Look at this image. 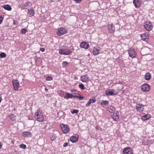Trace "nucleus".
<instances>
[{
	"instance_id": "obj_1",
	"label": "nucleus",
	"mask_w": 154,
	"mask_h": 154,
	"mask_svg": "<svg viewBox=\"0 0 154 154\" xmlns=\"http://www.w3.org/2000/svg\"><path fill=\"white\" fill-rule=\"evenodd\" d=\"M34 117L36 120L39 122H42L44 120V117L40 110H38L35 113Z\"/></svg>"
},
{
	"instance_id": "obj_2",
	"label": "nucleus",
	"mask_w": 154,
	"mask_h": 154,
	"mask_svg": "<svg viewBox=\"0 0 154 154\" xmlns=\"http://www.w3.org/2000/svg\"><path fill=\"white\" fill-rule=\"evenodd\" d=\"M60 127L64 134L68 133L69 132L70 128L67 125L62 123L60 125Z\"/></svg>"
},
{
	"instance_id": "obj_3",
	"label": "nucleus",
	"mask_w": 154,
	"mask_h": 154,
	"mask_svg": "<svg viewBox=\"0 0 154 154\" xmlns=\"http://www.w3.org/2000/svg\"><path fill=\"white\" fill-rule=\"evenodd\" d=\"M67 30L64 28L60 27L58 29L57 32V35L59 36H61L67 32Z\"/></svg>"
},
{
	"instance_id": "obj_4",
	"label": "nucleus",
	"mask_w": 154,
	"mask_h": 154,
	"mask_svg": "<svg viewBox=\"0 0 154 154\" xmlns=\"http://www.w3.org/2000/svg\"><path fill=\"white\" fill-rule=\"evenodd\" d=\"M144 26L147 31L151 30L153 27L152 23L150 21H146L144 25Z\"/></svg>"
},
{
	"instance_id": "obj_5",
	"label": "nucleus",
	"mask_w": 154,
	"mask_h": 154,
	"mask_svg": "<svg viewBox=\"0 0 154 154\" xmlns=\"http://www.w3.org/2000/svg\"><path fill=\"white\" fill-rule=\"evenodd\" d=\"M59 53L62 55H68L72 53V51L68 49L62 48L59 50Z\"/></svg>"
},
{
	"instance_id": "obj_6",
	"label": "nucleus",
	"mask_w": 154,
	"mask_h": 154,
	"mask_svg": "<svg viewBox=\"0 0 154 154\" xmlns=\"http://www.w3.org/2000/svg\"><path fill=\"white\" fill-rule=\"evenodd\" d=\"M128 51L129 57L132 58H134L136 57V54L134 49L131 48L128 50Z\"/></svg>"
},
{
	"instance_id": "obj_7",
	"label": "nucleus",
	"mask_w": 154,
	"mask_h": 154,
	"mask_svg": "<svg viewBox=\"0 0 154 154\" xmlns=\"http://www.w3.org/2000/svg\"><path fill=\"white\" fill-rule=\"evenodd\" d=\"M14 89L15 91H17L19 87V82L18 80H14L12 81Z\"/></svg>"
},
{
	"instance_id": "obj_8",
	"label": "nucleus",
	"mask_w": 154,
	"mask_h": 154,
	"mask_svg": "<svg viewBox=\"0 0 154 154\" xmlns=\"http://www.w3.org/2000/svg\"><path fill=\"white\" fill-rule=\"evenodd\" d=\"M144 105L142 104H137L135 107L136 109L137 112H142L144 110Z\"/></svg>"
},
{
	"instance_id": "obj_9",
	"label": "nucleus",
	"mask_w": 154,
	"mask_h": 154,
	"mask_svg": "<svg viewBox=\"0 0 154 154\" xmlns=\"http://www.w3.org/2000/svg\"><path fill=\"white\" fill-rule=\"evenodd\" d=\"M109 32L110 33H113L115 30V27L113 24H109L108 26Z\"/></svg>"
},
{
	"instance_id": "obj_10",
	"label": "nucleus",
	"mask_w": 154,
	"mask_h": 154,
	"mask_svg": "<svg viewBox=\"0 0 154 154\" xmlns=\"http://www.w3.org/2000/svg\"><path fill=\"white\" fill-rule=\"evenodd\" d=\"M150 89V86L148 84H144L142 85L141 89L143 92H148Z\"/></svg>"
},
{
	"instance_id": "obj_11",
	"label": "nucleus",
	"mask_w": 154,
	"mask_h": 154,
	"mask_svg": "<svg viewBox=\"0 0 154 154\" xmlns=\"http://www.w3.org/2000/svg\"><path fill=\"white\" fill-rule=\"evenodd\" d=\"M133 153L132 149L128 147L125 148L123 150V154H132Z\"/></svg>"
},
{
	"instance_id": "obj_12",
	"label": "nucleus",
	"mask_w": 154,
	"mask_h": 154,
	"mask_svg": "<svg viewBox=\"0 0 154 154\" xmlns=\"http://www.w3.org/2000/svg\"><path fill=\"white\" fill-rule=\"evenodd\" d=\"M133 3L135 8H138L141 5V2L140 0H133Z\"/></svg>"
},
{
	"instance_id": "obj_13",
	"label": "nucleus",
	"mask_w": 154,
	"mask_h": 154,
	"mask_svg": "<svg viewBox=\"0 0 154 154\" xmlns=\"http://www.w3.org/2000/svg\"><path fill=\"white\" fill-rule=\"evenodd\" d=\"M80 46L81 48L87 49L89 47V44L87 42H82L80 43Z\"/></svg>"
},
{
	"instance_id": "obj_14",
	"label": "nucleus",
	"mask_w": 154,
	"mask_h": 154,
	"mask_svg": "<svg viewBox=\"0 0 154 154\" xmlns=\"http://www.w3.org/2000/svg\"><path fill=\"white\" fill-rule=\"evenodd\" d=\"M81 80L83 82H86L89 80V78L87 75H85L81 77Z\"/></svg>"
},
{
	"instance_id": "obj_15",
	"label": "nucleus",
	"mask_w": 154,
	"mask_h": 154,
	"mask_svg": "<svg viewBox=\"0 0 154 154\" xmlns=\"http://www.w3.org/2000/svg\"><path fill=\"white\" fill-rule=\"evenodd\" d=\"M107 110L111 113L114 112L116 110L115 108L112 105H109L107 108Z\"/></svg>"
},
{
	"instance_id": "obj_16",
	"label": "nucleus",
	"mask_w": 154,
	"mask_h": 154,
	"mask_svg": "<svg viewBox=\"0 0 154 154\" xmlns=\"http://www.w3.org/2000/svg\"><path fill=\"white\" fill-rule=\"evenodd\" d=\"M114 90L113 89L107 90L105 92L107 96L112 95L114 92Z\"/></svg>"
},
{
	"instance_id": "obj_17",
	"label": "nucleus",
	"mask_w": 154,
	"mask_h": 154,
	"mask_svg": "<svg viewBox=\"0 0 154 154\" xmlns=\"http://www.w3.org/2000/svg\"><path fill=\"white\" fill-rule=\"evenodd\" d=\"M70 140L72 143H75L78 140V136L75 135L73 136H72L70 137Z\"/></svg>"
},
{
	"instance_id": "obj_18",
	"label": "nucleus",
	"mask_w": 154,
	"mask_h": 154,
	"mask_svg": "<svg viewBox=\"0 0 154 154\" xmlns=\"http://www.w3.org/2000/svg\"><path fill=\"white\" fill-rule=\"evenodd\" d=\"M119 113L118 112L113 114L112 116L113 120L117 121L119 119Z\"/></svg>"
},
{
	"instance_id": "obj_19",
	"label": "nucleus",
	"mask_w": 154,
	"mask_h": 154,
	"mask_svg": "<svg viewBox=\"0 0 154 154\" xmlns=\"http://www.w3.org/2000/svg\"><path fill=\"white\" fill-rule=\"evenodd\" d=\"M96 100V99L94 97H93L92 99H89L87 103L86 104V106H88L91 103L94 102Z\"/></svg>"
},
{
	"instance_id": "obj_20",
	"label": "nucleus",
	"mask_w": 154,
	"mask_h": 154,
	"mask_svg": "<svg viewBox=\"0 0 154 154\" xmlns=\"http://www.w3.org/2000/svg\"><path fill=\"white\" fill-rule=\"evenodd\" d=\"M99 49L98 48H96L94 47L93 51V54L94 55H98L100 53V49L99 48Z\"/></svg>"
},
{
	"instance_id": "obj_21",
	"label": "nucleus",
	"mask_w": 154,
	"mask_h": 154,
	"mask_svg": "<svg viewBox=\"0 0 154 154\" xmlns=\"http://www.w3.org/2000/svg\"><path fill=\"white\" fill-rule=\"evenodd\" d=\"M66 96L64 97V98H66L68 99L69 98H72L73 97V95L72 94L69 93L67 92H65Z\"/></svg>"
},
{
	"instance_id": "obj_22",
	"label": "nucleus",
	"mask_w": 154,
	"mask_h": 154,
	"mask_svg": "<svg viewBox=\"0 0 154 154\" xmlns=\"http://www.w3.org/2000/svg\"><path fill=\"white\" fill-rule=\"evenodd\" d=\"M151 117V116L149 114H147L142 116V119L143 121H145L149 119Z\"/></svg>"
},
{
	"instance_id": "obj_23",
	"label": "nucleus",
	"mask_w": 154,
	"mask_h": 154,
	"mask_svg": "<svg viewBox=\"0 0 154 154\" xmlns=\"http://www.w3.org/2000/svg\"><path fill=\"white\" fill-rule=\"evenodd\" d=\"M23 135L25 137H31V133L29 132H24L23 133Z\"/></svg>"
},
{
	"instance_id": "obj_24",
	"label": "nucleus",
	"mask_w": 154,
	"mask_h": 154,
	"mask_svg": "<svg viewBox=\"0 0 154 154\" xmlns=\"http://www.w3.org/2000/svg\"><path fill=\"white\" fill-rule=\"evenodd\" d=\"M140 36L141 37V39L143 41H145L146 39H147L148 37V34L146 33H144L141 35Z\"/></svg>"
},
{
	"instance_id": "obj_25",
	"label": "nucleus",
	"mask_w": 154,
	"mask_h": 154,
	"mask_svg": "<svg viewBox=\"0 0 154 154\" xmlns=\"http://www.w3.org/2000/svg\"><path fill=\"white\" fill-rule=\"evenodd\" d=\"M151 77V74L149 72H147L145 75V79L146 80H149L150 79Z\"/></svg>"
},
{
	"instance_id": "obj_26",
	"label": "nucleus",
	"mask_w": 154,
	"mask_h": 154,
	"mask_svg": "<svg viewBox=\"0 0 154 154\" xmlns=\"http://www.w3.org/2000/svg\"><path fill=\"white\" fill-rule=\"evenodd\" d=\"M28 12L30 16H33L35 14L34 10L32 9H30L28 10Z\"/></svg>"
},
{
	"instance_id": "obj_27",
	"label": "nucleus",
	"mask_w": 154,
	"mask_h": 154,
	"mask_svg": "<svg viewBox=\"0 0 154 154\" xmlns=\"http://www.w3.org/2000/svg\"><path fill=\"white\" fill-rule=\"evenodd\" d=\"M3 8L8 11H10L11 10V7L8 5H4L3 6Z\"/></svg>"
},
{
	"instance_id": "obj_28",
	"label": "nucleus",
	"mask_w": 154,
	"mask_h": 154,
	"mask_svg": "<svg viewBox=\"0 0 154 154\" xmlns=\"http://www.w3.org/2000/svg\"><path fill=\"white\" fill-rule=\"evenodd\" d=\"M109 103V102L108 101L103 100L101 101L100 104L101 106H104L108 105Z\"/></svg>"
},
{
	"instance_id": "obj_29",
	"label": "nucleus",
	"mask_w": 154,
	"mask_h": 154,
	"mask_svg": "<svg viewBox=\"0 0 154 154\" xmlns=\"http://www.w3.org/2000/svg\"><path fill=\"white\" fill-rule=\"evenodd\" d=\"M8 117L12 121H15L16 119V116L14 114H11V115H9Z\"/></svg>"
},
{
	"instance_id": "obj_30",
	"label": "nucleus",
	"mask_w": 154,
	"mask_h": 154,
	"mask_svg": "<svg viewBox=\"0 0 154 154\" xmlns=\"http://www.w3.org/2000/svg\"><path fill=\"white\" fill-rule=\"evenodd\" d=\"M57 136L56 134H52L51 136V140L52 141L54 140L57 138Z\"/></svg>"
},
{
	"instance_id": "obj_31",
	"label": "nucleus",
	"mask_w": 154,
	"mask_h": 154,
	"mask_svg": "<svg viewBox=\"0 0 154 154\" xmlns=\"http://www.w3.org/2000/svg\"><path fill=\"white\" fill-rule=\"evenodd\" d=\"M29 2L25 3L22 6L23 8L24 9L28 8H29Z\"/></svg>"
},
{
	"instance_id": "obj_32",
	"label": "nucleus",
	"mask_w": 154,
	"mask_h": 154,
	"mask_svg": "<svg viewBox=\"0 0 154 154\" xmlns=\"http://www.w3.org/2000/svg\"><path fill=\"white\" fill-rule=\"evenodd\" d=\"M20 147L22 149H25L26 148V145L21 143L20 146Z\"/></svg>"
},
{
	"instance_id": "obj_33",
	"label": "nucleus",
	"mask_w": 154,
	"mask_h": 154,
	"mask_svg": "<svg viewBox=\"0 0 154 154\" xmlns=\"http://www.w3.org/2000/svg\"><path fill=\"white\" fill-rule=\"evenodd\" d=\"M6 54L4 52H2L0 54V57L1 58H5L6 57Z\"/></svg>"
},
{
	"instance_id": "obj_34",
	"label": "nucleus",
	"mask_w": 154,
	"mask_h": 154,
	"mask_svg": "<svg viewBox=\"0 0 154 154\" xmlns=\"http://www.w3.org/2000/svg\"><path fill=\"white\" fill-rule=\"evenodd\" d=\"M71 113L72 114H77L79 112V110L76 109H74L73 110H71Z\"/></svg>"
},
{
	"instance_id": "obj_35",
	"label": "nucleus",
	"mask_w": 154,
	"mask_h": 154,
	"mask_svg": "<svg viewBox=\"0 0 154 154\" xmlns=\"http://www.w3.org/2000/svg\"><path fill=\"white\" fill-rule=\"evenodd\" d=\"M27 30L25 28H23L21 29V32L22 34H24L26 32Z\"/></svg>"
},
{
	"instance_id": "obj_36",
	"label": "nucleus",
	"mask_w": 154,
	"mask_h": 154,
	"mask_svg": "<svg viewBox=\"0 0 154 154\" xmlns=\"http://www.w3.org/2000/svg\"><path fill=\"white\" fill-rule=\"evenodd\" d=\"M79 87L82 90H84L85 89V86L83 84H81L79 85Z\"/></svg>"
},
{
	"instance_id": "obj_37",
	"label": "nucleus",
	"mask_w": 154,
	"mask_h": 154,
	"mask_svg": "<svg viewBox=\"0 0 154 154\" xmlns=\"http://www.w3.org/2000/svg\"><path fill=\"white\" fill-rule=\"evenodd\" d=\"M53 80L52 78L50 76H48L46 78V80L47 81H50Z\"/></svg>"
},
{
	"instance_id": "obj_38",
	"label": "nucleus",
	"mask_w": 154,
	"mask_h": 154,
	"mask_svg": "<svg viewBox=\"0 0 154 154\" xmlns=\"http://www.w3.org/2000/svg\"><path fill=\"white\" fill-rule=\"evenodd\" d=\"M69 64V63L66 61H64L62 63L63 66H67Z\"/></svg>"
},
{
	"instance_id": "obj_39",
	"label": "nucleus",
	"mask_w": 154,
	"mask_h": 154,
	"mask_svg": "<svg viewBox=\"0 0 154 154\" xmlns=\"http://www.w3.org/2000/svg\"><path fill=\"white\" fill-rule=\"evenodd\" d=\"M75 95H73V97L75 98H78L79 96V94H75Z\"/></svg>"
},
{
	"instance_id": "obj_40",
	"label": "nucleus",
	"mask_w": 154,
	"mask_h": 154,
	"mask_svg": "<svg viewBox=\"0 0 154 154\" xmlns=\"http://www.w3.org/2000/svg\"><path fill=\"white\" fill-rule=\"evenodd\" d=\"M74 1L76 3H80L82 0H74Z\"/></svg>"
},
{
	"instance_id": "obj_41",
	"label": "nucleus",
	"mask_w": 154,
	"mask_h": 154,
	"mask_svg": "<svg viewBox=\"0 0 154 154\" xmlns=\"http://www.w3.org/2000/svg\"><path fill=\"white\" fill-rule=\"evenodd\" d=\"M84 97L82 96H80L79 95V96L78 97V98L79 99V100H83L84 99Z\"/></svg>"
},
{
	"instance_id": "obj_42",
	"label": "nucleus",
	"mask_w": 154,
	"mask_h": 154,
	"mask_svg": "<svg viewBox=\"0 0 154 154\" xmlns=\"http://www.w3.org/2000/svg\"><path fill=\"white\" fill-rule=\"evenodd\" d=\"M3 17L2 16L0 17V24L2 23L3 20Z\"/></svg>"
},
{
	"instance_id": "obj_43",
	"label": "nucleus",
	"mask_w": 154,
	"mask_h": 154,
	"mask_svg": "<svg viewBox=\"0 0 154 154\" xmlns=\"http://www.w3.org/2000/svg\"><path fill=\"white\" fill-rule=\"evenodd\" d=\"M18 24V22L17 20H14L13 21V24L14 25H16Z\"/></svg>"
},
{
	"instance_id": "obj_44",
	"label": "nucleus",
	"mask_w": 154,
	"mask_h": 154,
	"mask_svg": "<svg viewBox=\"0 0 154 154\" xmlns=\"http://www.w3.org/2000/svg\"><path fill=\"white\" fill-rule=\"evenodd\" d=\"M40 50L42 52H44L45 51V49L44 48H40Z\"/></svg>"
},
{
	"instance_id": "obj_45",
	"label": "nucleus",
	"mask_w": 154,
	"mask_h": 154,
	"mask_svg": "<svg viewBox=\"0 0 154 154\" xmlns=\"http://www.w3.org/2000/svg\"><path fill=\"white\" fill-rule=\"evenodd\" d=\"M68 143H66H66H65L64 144H63V146L64 147H66V146H67L68 145Z\"/></svg>"
},
{
	"instance_id": "obj_46",
	"label": "nucleus",
	"mask_w": 154,
	"mask_h": 154,
	"mask_svg": "<svg viewBox=\"0 0 154 154\" xmlns=\"http://www.w3.org/2000/svg\"><path fill=\"white\" fill-rule=\"evenodd\" d=\"M72 92H76V90H72L71 91Z\"/></svg>"
},
{
	"instance_id": "obj_47",
	"label": "nucleus",
	"mask_w": 154,
	"mask_h": 154,
	"mask_svg": "<svg viewBox=\"0 0 154 154\" xmlns=\"http://www.w3.org/2000/svg\"><path fill=\"white\" fill-rule=\"evenodd\" d=\"M45 90L46 91H48V89L47 88H45Z\"/></svg>"
},
{
	"instance_id": "obj_48",
	"label": "nucleus",
	"mask_w": 154,
	"mask_h": 154,
	"mask_svg": "<svg viewBox=\"0 0 154 154\" xmlns=\"http://www.w3.org/2000/svg\"><path fill=\"white\" fill-rule=\"evenodd\" d=\"M2 100V98L1 97H0V103L1 102V101Z\"/></svg>"
},
{
	"instance_id": "obj_49",
	"label": "nucleus",
	"mask_w": 154,
	"mask_h": 154,
	"mask_svg": "<svg viewBox=\"0 0 154 154\" xmlns=\"http://www.w3.org/2000/svg\"><path fill=\"white\" fill-rule=\"evenodd\" d=\"M2 146V145H1V143H0V149L1 148Z\"/></svg>"
},
{
	"instance_id": "obj_50",
	"label": "nucleus",
	"mask_w": 154,
	"mask_h": 154,
	"mask_svg": "<svg viewBox=\"0 0 154 154\" xmlns=\"http://www.w3.org/2000/svg\"><path fill=\"white\" fill-rule=\"evenodd\" d=\"M14 141L13 140L12 141V142H11V143H12L14 144Z\"/></svg>"
}]
</instances>
